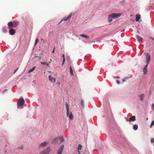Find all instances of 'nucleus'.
I'll return each mask as SVG.
<instances>
[{"mask_svg":"<svg viewBox=\"0 0 154 154\" xmlns=\"http://www.w3.org/2000/svg\"><path fill=\"white\" fill-rule=\"evenodd\" d=\"M120 16V14H112L109 16L108 22L110 23L112 21V18H117L119 17Z\"/></svg>","mask_w":154,"mask_h":154,"instance_id":"1","label":"nucleus"},{"mask_svg":"<svg viewBox=\"0 0 154 154\" xmlns=\"http://www.w3.org/2000/svg\"><path fill=\"white\" fill-rule=\"evenodd\" d=\"M66 116L67 117H69L70 119H73V116L71 112H69V106L67 104H66Z\"/></svg>","mask_w":154,"mask_h":154,"instance_id":"2","label":"nucleus"},{"mask_svg":"<svg viewBox=\"0 0 154 154\" xmlns=\"http://www.w3.org/2000/svg\"><path fill=\"white\" fill-rule=\"evenodd\" d=\"M24 103V99L21 98H20L18 100L17 102V108H21L23 106Z\"/></svg>","mask_w":154,"mask_h":154,"instance_id":"3","label":"nucleus"},{"mask_svg":"<svg viewBox=\"0 0 154 154\" xmlns=\"http://www.w3.org/2000/svg\"><path fill=\"white\" fill-rule=\"evenodd\" d=\"M146 65H148L149 64L150 60V55L147 53L146 54Z\"/></svg>","mask_w":154,"mask_h":154,"instance_id":"4","label":"nucleus"},{"mask_svg":"<svg viewBox=\"0 0 154 154\" xmlns=\"http://www.w3.org/2000/svg\"><path fill=\"white\" fill-rule=\"evenodd\" d=\"M50 151V147H48L46 149L41 152L40 154H49Z\"/></svg>","mask_w":154,"mask_h":154,"instance_id":"5","label":"nucleus"},{"mask_svg":"<svg viewBox=\"0 0 154 154\" xmlns=\"http://www.w3.org/2000/svg\"><path fill=\"white\" fill-rule=\"evenodd\" d=\"M63 147L64 145H62L60 146L57 151V154H61Z\"/></svg>","mask_w":154,"mask_h":154,"instance_id":"6","label":"nucleus"},{"mask_svg":"<svg viewBox=\"0 0 154 154\" xmlns=\"http://www.w3.org/2000/svg\"><path fill=\"white\" fill-rule=\"evenodd\" d=\"M49 80L51 82L54 83L56 81V79L54 77H51L50 75L48 76Z\"/></svg>","mask_w":154,"mask_h":154,"instance_id":"7","label":"nucleus"},{"mask_svg":"<svg viewBox=\"0 0 154 154\" xmlns=\"http://www.w3.org/2000/svg\"><path fill=\"white\" fill-rule=\"evenodd\" d=\"M8 26L9 27V28L12 27H16V24H14L11 22H10L8 23Z\"/></svg>","mask_w":154,"mask_h":154,"instance_id":"8","label":"nucleus"},{"mask_svg":"<svg viewBox=\"0 0 154 154\" xmlns=\"http://www.w3.org/2000/svg\"><path fill=\"white\" fill-rule=\"evenodd\" d=\"M72 14L71 13L70 14H69V15L68 16L66 17H66H64V18H63V20L64 21H67V20H69L71 18V17H72Z\"/></svg>","mask_w":154,"mask_h":154,"instance_id":"9","label":"nucleus"},{"mask_svg":"<svg viewBox=\"0 0 154 154\" xmlns=\"http://www.w3.org/2000/svg\"><path fill=\"white\" fill-rule=\"evenodd\" d=\"M9 32L10 35H13L15 33V31L13 29H11L9 30Z\"/></svg>","mask_w":154,"mask_h":154,"instance_id":"10","label":"nucleus"},{"mask_svg":"<svg viewBox=\"0 0 154 154\" xmlns=\"http://www.w3.org/2000/svg\"><path fill=\"white\" fill-rule=\"evenodd\" d=\"M135 116H132L128 119L129 122L134 121L136 120Z\"/></svg>","mask_w":154,"mask_h":154,"instance_id":"11","label":"nucleus"},{"mask_svg":"<svg viewBox=\"0 0 154 154\" xmlns=\"http://www.w3.org/2000/svg\"><path fill=\"white\" fill-rule=\"evenodd\" d=\"M58 138H56L52 141L51 143L53 144H55L58 143Z\"/></svg>","mask_w":154,"mask_h":154,"instance_id":"12","label":"nucleus"},{"mask_svg":"<svg viewBox=\"0 0 154 154\" xmlns=\"http://www.w3.org/2000/svg\"><path fill=\"white\" fill-rule=\"evenodd\" d=\"M64 139L63 137H58V141L60 143H62L64 141Z\"/></svg>","mask_w":154,"mask_h":154,"instance_id":"13","label":"nucleus"},{"mask_svg":"<svg viewBox=\"0 0 154 154\" xmlns=\"http://www.w3.org/2000/svg\"><path fill=\"white\" fill-rule=\"evenodd\" d=\"M148 66V65H146L143 69V72L144 74H145L147 71V68Z\"/></svg>","mask_w":154,"mask_h":154,"instance_id":"14","label":"nucleus"},{"mask_svg":"<svg viewBox=\"0 0 154 154\" xmlns=\"http://www.w3.org/2000/svg\"><path fill=\"white\" fill-rule=\"evenodd\" d=\"M48 143L47 142H44L43 143H41L40 144V146L41 147H43L45 146Z\"/></svg>","mask_w":154,"mask_h":154,"instance_id":"15","label":"nucleus"},{"mask_svg":"<svg viewBox=\"0 0 154 154\" xmlns=\"http://www.w3.org/2000/svg\"><path fill=\"white\" fill-rule=\"evenodd\" d=\"M140 18V16L139 14H137L136 15V21H138L139 20Z\"/></svg>","mask_w":154,"mask_h":154,"instance_id":"16","label":"nucleus"},{"mask_svg":"<svg viewBox=\"0 0 154 154\" xmlns=\"http://www.w3.org/2000/svg\"><path fill=\"white\" fill-rule=\"evenodd\" d=\"M136 37L138 41H139L143 40V38L138 35H136Z\"/></svg>","mask_w":154,"mask_h":154,"instance_id":"17","label":"nucleus"},{"mask_svg":"<svg viewBox=\"0 0 154 154\" xmlns=\"http://www.w3.org/2000/svg\"><path fill=\"white\" fill-rule=\"evenodd\" d=\"M82 147V146L81 144H79V145L78 148V154H80V151H79V150L81 149Z\"/></svg>","mask_w":154,"mask_h":154,"instance_id":"18","label":"nucleus"},{"mask_svg":"<svg viewBox=\"0 0 154 154\" xmlns=\"http://www.w3.org/2000/svg\"><path fill=\"white\" fill-rule=\"evenodd\" d=\"M133 128L134 130H136L138 129V126L136 124H135L134 125Z\"/></svg>","mask_w":154,"mask_h":154,"instance_id":"19","label":"nucleus"},{"mask_svg":"<svg viewBox=\"0 0 154 154\" xmlns=\"http://www.w3.org/2000/svg\"><path fill=\"white\" fill-rule=\"evenodd\" d=\"M70 72L71 75H73V71L72 69V68L71 66L70 67Z\"/></svg>","mask_w":154,"mask_h":154,"instance_id":"20","label":"nucleus"},{"mask_svg":"<svg viewBox=\"0 0 154 154\" xmlns=\"http://www.w3.org/2000/svg\"><path fill=\"white\" fill-rule=\"evenodd\" d=\"M62 56H63V63H62V66H63L65 63V55H64V54H63V55H62Z\"/></svg>","mask_w":154,"mask_h":154,"instance_id":"21","label":"nucleus"},{"mask_svg":"<svg viewBox=\"0 0 154 154\" xmlns=\"http://www.w3.org/2000/svg\"><path fill=\"white\" fill-rule=\"evenodd\" d=\"M144 95L142 94H141L140 96V100L142 101L143 100V98L144 97Z\"/></svg>","mask_w":154,"mask_h":154,"instance_id":"22","label":"nucleus"},{"mask_svg":"<svg viewBox=\"0 0 154 154\" xmlns=\"http://www.w3.org/2000/svg\"><path fill=\"white\" fill-rule=\"evenodd\" d=\"M81 105L82 106V107L84 108V100H82L81 101Z\"/></svg>","mask_w":154,"mask_h":154,"instance_id":"23","label":"nucleus"},{"mask_svg":"<svg viewBox=\"0 0 154 154\" xmlns=\"http://www.w3.org/2000/svg\"><path fill=\"white\" fill-rule=\"evenodd\" d=\"M80 36L83 37H84L86 38H88V37L86 35L81 34Z\"/></svg>","mask_w":154,"mask_h":154,"instance_id":"24","label":"nucleus"},{"mask_svg":"<svg viewBox=\"0 0 154 154\" xmlns=\"http://www.w3.org/2000/svg\"><path fill=\"white\" fill-rule=\"evenodd\" d=\"M35 59H36L37 58H38V60H40L41 59V57L40 56H35Z\"/></svg>","mask_w":154,"mask_h":154,"instance_id":"25","label":"nucleus"},{"mask_svg":"<svg viewBox=\"0 0 154 154\" xmlns=\"http://www.w3.org/2000/svg\"><path fill=\"white\" fill-rule=\"evenodd\" d=\"M35 67H34L31 69H29V72H31L35 70Z\"/></svg>","mask_w":154,"mask_h":154,"instance_id":"26","label":"nucleus"},{"mask_svg":"<svg viewBox=\"0 0 154 154\" xmlns=\"http://www.w3.org/2000/svg\"><path fill=\"white\" fill-rule=\"evenodd\" d=\"M41 63L43 65H46L48 66H49L48 64L44 62H41Z\"/></svg>","mask_w":154,"mask_h":154,"instance_id":"27","label":"nucleus"},{"mask_svg":"<svg viewBox=\"0 0 154 154\" xmlns=\"http://www.w3.org/2000/svg\"><path fill=\"white\" fill-rule=\"evenodd\" d=\"M154 125V120H153L152 121L150 125V128H152Z\"/></svg>","mask_w":154,"mask_h":154,"instance_id":"28","label":"nucleus"},{"mask_svg":"<svg viewBox=\"0 0 154 154\" xmlns=\"http://www.w3.org/2000/svg\"><path fill=\"white\" fill-rule=\"evenodd\" d=\"M128 77H125L122 79V81L123 82H124L125 81H126L127 79H128Z\"/></svg>","mask_w":154,"mask_h":154,"instance_id":"29","label":"nucleus"},{"mask_svg":"<svg viewBox=\"0 0 154 154\" xmlns=\"http://www.w3.org/2000/svg\"><path fill=\"white\" fill-rule=\"evenodd\" d=\"M38 38H36V39L35 40V46L37 44V43L38 42Z\"/></svg>","mask_w":154,"mask_h":154,"instance_id":"30","label":"nucleus"},{"mask_svg":"<svg viewBox=\"0 0 154 154\" xmlns=\"http://www.w3.org/2000/svg\"><path fill=\"white\" fill-rule=\"evenodd\" d=\"M151 142L152 143H153L154 142V138H151Z\"/></svg>","mask_w":154,"mask_h":154,"instance_id":"31","label":"nucleus"},{"mask_svg":"<svg viewBox=\"0 0 154 154\" xmlns=\"http://www.w3.org/2000/svg\"><path fill=\"white\" fill-rule=\"evenodd\" d=\"M116 82L117 83V84H120V82L119 81V80H117L116 81Z\"/></svg>","mask_w":154,"mask_h":154,"instance_id":"32","label":"nucleus"},{"mask_svg":"<svg viewBox=\"0 0 154 154\" xmlns=\"http://www.w3.org/2000/svg\"><path fill=\"white\" fill-rule=\"evenodd\" d=\"M55 48H54V49H53V51H52V53H54V51H55Z\"/></svg>","mask_w":154,"mask_h":154,"instance_id":"33","label":"nucleus"},{"mask_svg":"<svg viewBox=\"0 0 154 154\" xmlns=\"http://www.w3.org/2000/svg\"><path fill=\"white\" fill-rule=\"evenodd\" d=\"M18 69V68H17V69L15 70V71H14V73H15L16 72L17 70Z\"/></svg>","mask_w":154,"mask_h":154,"instance_id":"34","label":"nucleus"},{"mask_svg":"<svg viewBox=\"0 0 154 154\" xmlns=\"http://www.w3.org/2000/svg\"><path fill=\"white\" fill-rule=\"evenodd\" d=\"M150 39H152V40H154V38H152V37H150Z\"/></svg>","mask_w":154,"mask_h":154,"instance_id":"35","label":"nucleus"},{"mask_svg":"<svg viewBox=\"0 0 154 154\" xmlns=\"http://www.w3.org/2000/svg\"><path fill=\"white\" fill-rule=\"evenodd\" d=\"M128 119H128V118H126V120L127 121H129Z\"/></svg>","mask_w":154,"mask_h":154,"instance_id":"36","label":"nucleus"},{"mask_svg":"<svg viewBox=\"0 0 154 154\" xmlns=\"http://www.w3.org/2000/svg\"><path fill=\"white\" fill-rule=\"evenodd\" d=\"M20 149H23V146H21L20 147Z\"/></svg>","mask_w":154,"mask_h":154,"instance_id":"37","label":"nucleus"},{"mask_svg":"<svg viewBox=\"0 0 154 154\" xmlns=\"http://www.w3.org/2000/svg\"><path fill=\"white\" fill-rule=\"evenodd\" d=\"M154 107V104H153L152 105V107Z\"/></svg>","mask_w":154,"mask_h":154,"instance_id":"38","label":"nucleus"},{"mask_svg":"<svg viewBox=\"0 0 154 154\" xmlns=\"http://www.w3.org/2000/svg\"><path fill=\"white\" fill-rule=\"evenodd\" d=\"M7 90H6H6H5L4 91V92H3V93L4 91H7Z\"/></svg>","mask_w":154,"mask_h":154,"instance_id":"39","label":"nucleus"},{"mask_svg":"<svg viewBox=\"0 0 154 154\" xmlns=\"http://www.w3.org/2000/svg\"><path fill=\"white\" fill-rule=\"evenodd\" d=\"M153 145H154V144H153Z\"/></svg>","mask_w":154,"mask_h":154,"instance_id":"40","label":"nucleus"}]
</instances>
